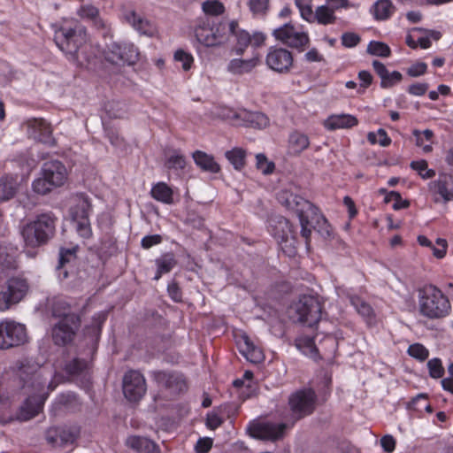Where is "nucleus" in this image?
<instances>
[{"instance_id":"f257e3e1","label":"nucleus","mask_w":453,"mask_h":453,"mask_svg":"<svg viewBox=\"0 0 453 453\" xmlns=\"http://www.w3.org/2000/svg\"><path fill=\"white\" fill-rule=\"evenodd\" d=\"M55 42L68 59L80 65L89 64L92 57L87 54L88 48L86 28L76 19H64L55 31Z\"/></svg>"},{"instance_id":"f03ea898","label":"nucleus","mask_w":453,"mask_h":453,"mask_svg":"<svg viewBox=\"0 0 453 453\" xmlns=\"http://www.w3.org/2000/svg\"><path fill=\"white\" fill-rule=\"evenodd\" d=\"M18 377L25 394L32 396H39L38 386L40 384L42 388L49 390L50 394L65 380L64 375L59 372H55L53 374L50 369L30 365H23L19 370Z\"/></svg>"},{"instance_id":"7ed1b4c3","label":"nucleus","mask_w":453,"mask_h":453,"mask_svg":"<svg viewBox=\"0 0 453 453\" xmlns=\"http://www.w3.org/2000/svg\"><path fill=\"white\" fill-rule=\"evenodd\" d=\"M418 311L429 319L447 317L451 311L449 299L434 285H426L418 291Z\"/></svg>"},{"instance_id":"20e7f679","label":"nucleus","mask_w":453,"mask_h":453,"mask_svg":"<svg viewBox=\"0 0 453 453\" xmlns=\"http://www.w3.org/2000/svg\"><path fill=\"white\" fill-rule=\"evenodd\" d=\"M236 21L229 24L219 23L212 26L207 18L200 19L194 27V35L199 44L204 47H217L226 42L228 33H234Z\"/></svg>"},{"instance_id":"39448f33","label":"nucleus","mask_w":453,"mask_h":453,"mask_svg":"<svg viewBox=\"0 0 453 453\" xmlns=\"http://www.w3.org/2000/svg\"><path fill=\"white\" fill-rule=\"evenodd\" d=\"M56 218L51 213H42L27 223L21 234L27 246L35 248L48 242L55 233Z\"/></svg>"},{"instance_id":"423d86ee","label":"nucleus","mask_w":453,"mask_h":453,"mask_svg":"<svg viewBox=\"0 0 453 453\" xmlns=\"http://www.w3.org/2000/svg\"><path fill=\"white\" fill-rule=\"evenodd\" d=\"M282 205L298 218L300 236L304 240L306 248L310 249L312 230L316 229L317 206L310 200H283Z\"/></svg>"},{"instance_id":"0eeeda50","label":"nucleus","mask_w":453,"mask_h":453,"mask_svg":"<svg viewBox=\"0 0 453 453\" xmlns=\"http://www.w3.org/2000/svg\"><path fill=\"white\" fill-rule=\"evenodd\" d=\"M291 319L308 326L318 324L321 318V303L314 296H303L289 309Z\"/></svg>"},{"instance_id":"6e6552de","label":"nucleus","mask_w":453,"mask_h":453,"mask_svg":"<svg viewBox=\"0 0 453 453\" xmlns=\"http://www.w3.org/2000/svg\"><path fill=\"white\" fill-rule=\"evenodd\" d=\"M273 237L281 246L282 250L288 256L296 253L297 233L290 221L281 215L272 216L269 219Z\"/></svg>"},{"instance_id":"1a4fd4ad","label":"nucleus","mask_w":453,"mask_h":453,"mask_svg":"<svg viewBox=\"0 0 453 453\" xmlns=\"http://www.w3.org/2000/svg\"><path fill=\"white\" fill-rule=\"evenodd\" d=\"M219 116L234 126L262 129L269 125V119L265 114L259 111H250L246 109L223 107L220 109Z\"/></svg>"},{"instance_id":"9d476101","label":"nucleus","mask_w":453,"mask_h":453,"mask_svg":"<svg viewBox=\"0 0 453 453\" xmlns=\"http://www.w3.org/2000/svg\"><path fill=\"white\" fill-rule=\"evenodd\" d=\"M317 395L312 389H301L289 395L288 406L293 423L311 415L316 408Z\"/></svg>"},{"instance_id":"9b49d317","label":"nucleus","mask_w":453,"mask_h":453,"mask_svg":"<svg viewBox=\"0 0 453 453\" xmlns=\"http://www.w3.org/2000/svg\"><path fill=\"white\" fill-rule=\"evenodd\" d=\"M273 35L283 44L302 50L310 42L307 32L301 26H296L291 23H287L275 28L273 31Z\"/></svg>"},{"instance_id":"f8f14e48","label":"nucleus","mask_w":453,"mask_h":453,"mask_svg":"<svg viewBox=\"0 0 453 453\" xmlns=\"http://www.w3.org/2000/svg\"><path fill=\"white\" fill-rule=\"evenodd\" d=\"M265 65L277 73H288L294 65L293 54L287 49L272 46L267 50Z\"/></svg>"},{"instance_id":"ddd939ff","label":"nucleus","mask_w":453,"mask_h":453,"mask_svg":"<svg viewBox=\"0 0 453 453\" xmlns=\"http://www.w3.org/2000/svg\"><path fill=\"white\" fill-rule=\"evenodd\" d=\"M28 290L27 282L19 278H12L7 281L6 289L0 291V311H4L18 303Z\"/></svg>"},{"instance_id":"4468645a","label":"nucleus","mask_w":453,"mask_h":453,"mask_svg":"<svg viewBox=\"0 0 453 453\" xmlns=\"http://www.w3.org/2000/svg\"><path fill=\"white\" fill-rule=\"evenodd\" d=\"M138 55L137 48L130 42H112L105 51L106 60L116 65H133L137 61Z\"/></svg>"},{"instance_id":"2eb2a0df","label":"nucleus","mask_w":453,"mask_h":453,"mask_svg":"<svg viewBox=\"0 0 453 453\" xmlns=\"http://www.w3.org/2000/svg\"><path fill=\"white\" fill-rule=\"evenodd\" d=\"M123 394L130 402H138L147 391L146 380L143 375L135 370L125 373L122 380Z\"/></svg>"},{"instance_id":"dca6fc26","label":"nucleus","mask_w":453,"mask_h":453,"mask_svg":"<svg viewBox=\"0 0 453 453\" xmlns=\"http://www.w3.org/2000/svg\"><path fill=\"white\" fill-rule=\"evenodd\" d=\"M26 339L27 333L23 325L14 321L0 323V349L18 346L25 342Z\"/></svg>"},{"instance_id":"f3484780","label":"nucleus","mask_w":453,"mask_h":453,"mask_svg":"<svg viewBox=\"0 0 453 453\" xmlns=\"http://www.w3.org/2000/svg\"><path fill=\"white\" fill-rule=\"evenodd\" d=\"M286 425L253 421L248 426L249 434L257 439L275 441L282 437Z\"/></svg>"},{"instance_id":"a211bd4d","label":"nucleus","mask_w":453,"mask_h":453,"mask_svg":"<svg viewBox=\"0 0 453 453\" xmlns=\"http://www.w3.org/2000/svg\"><path fill=\"white\" fill-rule=\"evenodd\" d=\"M81 325L79 317H71V321L59 320L52 328V339L58 345L70 343L78 331Z\"/></svg>"},{"instance_id":"6ab92c4d","label":"nucleus","mask_w":453,"mask_h":453,"mask_svg":"<svg viewBox=\"0 0 453 453\" xmlns=\"http://www.w3.org/2000/svg\"><path fill=\"white\" fill-rule=\"evenodd\" d=\"M78 430L74 426L63 425L50 427L46 431V440L53 447H64L74 441Z\"/></svg>"},{"instance_id":"aec40b11","label":"nucleus","mask_w":453,"mask_h":453,"mask_svg":"<svg viewBox=\"0 0 453 453\" xmlns=\"http://www.w3.org/2000/svg\"><path fill=\"white\" fill-rule=\"evenodd\" d=\"M29 136L43 143L53 144L54 139L51 136L52 128L49 123L42 119H28L23 125Z\"/></svg>"},{"instance_id":"412c9836","label":"nucleus","mask_w":453,"mask_h":453,"mask_svg":"<svg viewBox=\"0 0 453 453\" xmlns=\"http://www.w3.org/2000/svg\"><path fill=\"white\" fill-rule=\"evenodd\" d=\"M40 390L39 396L27 395V399L20 407L18 414V418L22 421H27L36 416L42 410V405L49 396V390H46L42 385L38 386Z\"/></svg>"},{"instance_id":"4be33fe9","label":"nucleus","mask_w":453,"mask_h":453,"mask_svg":"<svg viewBox=\"0 0 453 453\" xmlns=\"http://www.w3.org/2000/svg\"><path fill=\"white\" fill-rule=\"evenodd\" d=\"M41 175L47 178L57 188L63 186L68 178L66 167L58 160H50L43 163Z\"/></svg>"},{"instance_id":"5701e85b","label":"nucleus","mask_w":453,"mask_h":453,"mask_svg":"<svg viewBox=\"0 0 453 453\" xmlns=\"http://www.w3.org/2000/svg\"><path fill=\"white\" fill-rule=\"evenodd\" d=\"M259 64L260 58L258 54H255L248 59L234 58L227 62L226 71L233 76L240 77L250 73Z\"/></svg>"},{"instance_id":"b1692460","label":"nucleus","mask_w":453,"mask_h":453,"mask_svg":"<svg viewBox=\"0 0 453 453\" xmlns=\"http://www.w3.org/2000/svg\"><path fill=\"white\" fill-rule=\"evenodd\" d=\"M122 19L141 35L153 36L156 33L154 25L132 9L125 10L122 13Z\"/></svg>"},{"instance_id":"393cba45","label":"nucleus","mask_w":453,"mask_h":453,"mask_svg":"<svg viewBox=\"0 0 453 453\" xmlns=\"http://www.w3.org/2000/svg\"><path fill=\"white\" fill-rule=\"evenodd\" d=\"M152 376L158 384L171 389L173 393H180L187 388L186 381L181 374L155 371Z\"/></svg>"},{"instance_id":"a878e982","label":"nucleus","mask_w":453,"mask_h":453,"mask_svg":"<svg viewBox=\"0 0 453 453\" xmlns=\"http://www.w3.org/2000/svg\"><path fill=\"white\" fill-rule=\"evenodd\" d=\"M357 124L358 120L357 117L349 113L332 114L323 122L324 127L329 131L351 128Z\"/></svg>"},{"instance_id":"bb28decb","label":"nucleus","mask_w":453,"mask_h":453,"mask_svg":"<svg viewBox=\"0 0 453 453\" xmlns=\"http://www.w3.org/2000/svg\"><path fill=\"white\" fill-rule=\"evenodd\" d=\"M237 345L248 361L257 364L264 360L263 351L252 342L247 334L239 336Z\"/></svg>"},{"instance_id":"cd10ccee","label":"nucleus","mask_w":453,"mask_h":453,"mask_svg":"<svg viewBox=\"0 0 453 453\" xmlns=\"http://www.w3.org/2000/svg\"><path fill=\"white\" fill-rule=\"evenodd\" d=\"M372 66L380 78V87L382 88H390L400 83L403 80V74L400 72H389L386 65L378 60L372 62Z\"/></svg>"},{"instance_id":"c85d7f7f","label":"nucleus","mask_w":453,"mask_h":453,"mask_svg":"<svg viewBox=\"0 0 453 453\" xmlns=\"http://www.w3.org/2000/svg\"><path fill=\"white\" fill-rule=\"evenodd\" d=\"M433 195H438L441 198H453V177L449 174L441 173L437 180L428 184Z\"/></svg>"},{"instance_id":"c756f323","label":"nucleus","mask_w":453,"mask_h":453,"mask_svg":"<svg viewBox=\"0 0 453 453\" xmlns=\"http://www.w3.org/2000/svg\"><path fill=\"white\" fill-rule=\"evenodd\" d=\"M77 15L86 20L91 21L97 29L109 30V26L106 21L99 15L97 7L91 4H81L77 10Z\"/></svg>"},{"instance_id":"7c9ffc66","label":"nucleus","mask_w":453,"mask_h":453,"mask_svg":"<svg viewBox=\"0 0 453 453\" xmlns=\"http://www.w3.org/2000/svg\"><path fill=\"white\" fill-rule=\"evenodd\" d=\"M23 189L18 176L4 175L0 179V198H13Z\"/></svg>"},{"instance_id":"2f4dec72","label":"nucleus","mask_w":453,"mask_h":453,"mask_svg":"<svg viewBox=\"0 0 453 453\" xmlns=\"http://www.w3.org/2000/svg\"><path fill=\"white\" fill-rule=\"evenodd\" d=\"M310 146V139L307 134L298 130L289 134L288 140V151L290 155H299Z\"/></svg>"},{"instance_id":"473e14b6","label":"nucleus","mask_w":453,"mask_h":453,"mask_svg":"<svg viewBox=\"0 0 453 453\" xmlns=\"http://www.w3.org/2000/svg\"><path fill=\"white\" fill-rule=\"evenodd\" d=\"M126 444L138 453H160L158 446L151 440L141 436H129Z\"/></svg>"},{"instance_id":"72a5a7b5","label":"nucleus","mask_w":453,"mask_h":453,"mask_svg":"<svg viewBox=\"0 0 453 453\" xmlns=\"http://www.w3.org/2000/svg\"><path fill=\"white\" fill-rule=\"evenodd\" d=\"M195 164L203 171L211 173L220 172V165L215 161L212 155L202 150H196L192 154Z\"/></svg>"},{"instance_id":"f704fd0d","label":"nucleus","mask_w":453,"mask_h":453,"mask_svg":"<svg viewBox=\"0 0 453 453\" xmlns=\"http://www.w3.org/2000/svg\"><path fill=\"white\" fill-rule=\"evenodd\" d=\"M225 157L236 171H242L246 165L247 151L241 147L226 150Z\"/></svg>"},{"instance_id":"c9c22d12","label":"nucleus","mask_w":453,"mask_h":453,"mask_svg":"<svg viewBox=\"0 0 453 453\" xmlns=\"http://www.w3.org/2000/svg\"><path fill=\"white\" fill-rule=\"evenodd\" d=\"M334 11L335 9L327 4L318 6L313 12L312 22L317 21L324 26L334 24L336 20Z\"/></svg>"},{"instance_id":"e433bc0d","label":"nucleus","mask_w":453,"mask_h":453,"mask_svg":"<svg viewBox=\"0 0 453 453\" xmlns=\"http://www.w3.org/2000/svg\"><path fill=\"white\" fill-rule=\"evenodd\" d=\"M53 316L59 318L60 320L71 321V317H79L71 305L65 300H58L52 307Z\"/></svg>"},{"instance_id":"4c0bfd02","label":"nucleus","mask_w":453,"mask_h":453,"mask_svg":"<svg viewBox=\"0 0 453 453\" xmlns=\"http://www.w3.org/2000/svg\"><path fill=\"white\" fill-rule=\"evenodd\" d=\"M394 10L390 0H379L373 4L372 12L376 19L384 20L393 14Z\"/></svg>"},{"instance_id":"58836bf2","label":"nucleus","mask_w":453,"mask_h":453,"mask_svg":"<svg viewBox=\"0 0 453 453\" xmlns=\"http://www.w3.org/2000/svg\"><path fill=\"white\" fill-rule=\"evenodd\" d=\"M255 167L264 176L272 175L276 170L275 163L270 160L265 153L256 154Z\"/></svg>"},{"instance_id":"ea45409f","label":"nucleus","mask_w":453,"mask_h":453,"mask_svg":"<svg viewBox=\"0 0 453 453\" xmlns=\"http://www.w3.org/2000/svg\"><path fill=\"white\" fill-rule=\"evenodd\" d=\"M157 272L154 277L155 280H158L162 274L169 273L175 265L176 260L171 253H166L156 260Z\"/></svg>"},{"instance_id":"a19ab883","label":"nucleus","mask_w":453,"mask_h":453,"mask_svg":"<svg viewBox=\"0 0 453 453\" xmlns=\"http://www.w3.org/2000/svg\"><path fill=\"white\" fill-rule=\"evenodd\" d=\"M413 135L416 138L417 146L420 147L424 153H429L432 151V139L434 133L431 130L426 129L423 132L414 130Z\"/></svg>"},{"instance_id":"79ce46f5","label":"nucleus","mask_w":453,"mask_h":453,"mask_svg":"<svg viewBox=\"0 0 453 453\" xmlns=\"http://www.w3.org/2000/svg\"><path fill=\"white\" fill-rule=\"evenodd\" d=\"M90 211L91 203L88 200H79L78 203L70 209L73 220L88 219Z\"/></svg>"},{"instance_id":"37998d69","label":"nucleus","mask_w":453,"mask_h":453,"mask_svg":"<svg viewBox=\"0 0 453 453\" xmlns=\"http://www.w3.org/2000/svg\"><path fill=\"white\" fill-rule=\"evenodd\" d=\"M173 60L181 65V69L184 72L190 71L195 62V58L191 52L183 49H178L174 51Z\"/></svg>"},{"instance_id":"c03bdc74","label":"nucleus","mask_w":453,"mask_h":453,"mask_svg":"<svg viewBox=\"0 0 453 453\" xmlns=\"http://www.w3.org/2000/svg\"><path fill=\"white\" fill-rule=\"evenodd\" d=\"M56 188L54 184H51V182L42 175L35 179L32 183V188L38 196H46Z\"/></svg>"},{"instance_id":"a18cd8bd","label":"nucleus","mask_w":453,"mask_h":453,"mask_svg":"<svg viewBox=\"0 0 453 453\" xmlns=\"http://www.w3.org/2000/svg\"><path fill=\"white\" fill-rule=\"evenodd\" d=\"M351 303L356 308L357 311L363 316L368 323H372L374 318L372 308L365 301L358 297L351 299Z\"/></svg>"},{"instance_id":"49530a36","label":"nucleus","mask_w":453,"mask_h":453,"mask_svg":"<svg viewBox=\"0 0 453 453\" xmlns=\"http://www.w3.org/2000/svg\"><path fill=\"white\" fill-rule=\"evenodd\" d=\"M410 165L424 180L432 179L435 176V171L428 168V164L424 159L412 161Z\"/></svg>"},{"instance_id":"de8ad7c7","label":"nucleus","mask_w":453,"mask_h":453,"mask_svg":"<svg viewBox=\"0 0 453 453\" xmlns=\"http://www.w3.org/2000/svg\"><path fill=\"white\" fill-rule=\"evenodd\" d=\"M87 367L88 364L85 360L73 358L65 365L63 370L69 376H76L81 374Z\"/></svg>"},{"instance_id":"09e8293b","label":"nucleus","mask_w":453,"mask_h":453,"mask_svg":"<svg viewBox=\"0 0 453 453\" xmlns=\"http://www.w3.org/2000/svg\"><path fill=\"white\" fill-rule=\"evenodd\" d=\"M314 225L316 226L317 232L323 237L328 238L332 234V226L326 220V219L320 214L319 208L317 207V217L314 219Z\"/></svg>"},{"instance_id":"8fccbe9b","label":"nucleus","mask_w":453,"mask_h":453,"mask_svg":"<svg viewBox=\"0 0 453 453\" xmlns=\"http://www.w3.org/2000/svg\"><path fill=\"white\" fill-rule=\"evenodd\" d=\"M237 27L234 28L233 33L236 36L237 44L235 47V53L242 56L246 48L250 45V34L244 30L236 31Z\"/></svg>"},{"instance_id":"3c124183","label":"nucleus","mask_w":453,"mask_h":453,"mask_svg":"<svg viewBox=\"0 0 453 453\" xmlns=\"http://www.w3.org/2000/svg\"><path fill=\"white\" fill-rule=\"evenodd\" d=\"M248 6L253 16L264 17L270 6L269 0H249Z\"/></svg>"},{"instance_id":"603ef678","label":"nucleus","mask_w":453,"mask_h":453,"mask_svg":"<svg viewBox=\"0 0 453 453\" xmlns=\"http://www.w3.org/2000/svg\"><path fill=\"white\" fill-rule=\"evenodd\" d=\"M150 194L153 198H172L175 196L173 189L165 182H158L154 185Z\"/></svg>"},{"instance_id":"864d4df0","label":"nucleus","mask_w":453,"mask_h":453,"mask_svg":"<svg viewBox=\"0 0 453 453\" xmlns=\"http://www.w3.org/2000/svg\"><path fill=\"white\" fill-rule=\"evenodd\" d=\"M367 52L373 56L388 58L390 56V48L384 42L372 41L368 44Z\"/></svg>"},{"instance_id":"5fc2aeb1","label":"nucleus","mask_w":453,"mask_h":453,"mask_svg":"<svg viewBox=\"0 0 453 453\" xmlns=\"http://www.w3.org/2000/svg\"><path fill=\"white\" fill-rule=\"evenodd\" d=\"M367 139L372 144H380V146L387 147L391 143V139L387 132L380 128L377 132H370L367 134Z\"/></svg>"},{"instance_id":"6e6d98bb","label":"nucleus","mask_w":453,"mask_h":453,"mask_svg":"<svg viewBox=\"0 0 453 453\" xmlns=\"http://www.w3.org/2000/svg\"><path fill=\"white\" fill-rule=\"evenodd\" d=\"M202 9L206 15L217 16L224 12L225 7L219 0H208L203 3Z\"/></svg>"},{"instance_id":"4d7b16f0","label":"nucleus","mask_w":453,"mask_h":453,"mask_svg":"<svg viewBox=\"0 0 453 453\" xmlns=\"http://www.w3.org/2000/svg\"><path fill=\"white\" fill-rule=\"evenodd\" d=\"M312 0H296L301 17L309 23H312L313 11L311 8Z\"/></svg>"},{"instance_id":"13d9d810","label":"nucleus","mask_w":453,"mask_h":453,"mask_svg":"<svg viewBox=\"0 0 453 453\" xmlns=\"http://www.w3.org/2000/svg\"><path fill=\"white\" fill-rule=\"evenodd\" d=\"M76 258V249H60L58 265L57 270H61L65 265L70 262L74 261Z\"/></svg>"},{"instance_id":"bf43d9fd","label":"nucleus","mask_w":453,"mask_h":453,"mask_svg":"<svg viewBox=\"0 0 453 453\" xmlns=\"http://www.w3.org/2000/svg\"><path fill=\"white\" fill-rule=\"evenodd\" d=\"M16 268V261L14 257L0 250V280L2 279V274H4L6 271Z\"/></svg>"},{"instance_id":"052dcab7","label":"nucleus","mask_w":453,"mask_h":453,"mask_svg":"<svg viewBox=\"0 0 453 453\" xmlns=\"http://www.w3.org/2000/svg\"><path fill=\"white\" fill-rule=\"evenodd\" d=\"M166 166L167 168L175 171L183 170L186 166V159L181 154L174 152L173 155L168 157L166 160Z\"/></svg>"},{"instance_id":"680f3d73","label":"nucleus","mask_w":453,"mask_h":453,"mask_svg":"<svg viewBox=\"0 0 453 453\" xmlns=\"http://www.w3.org/2000/svg\"><path fill=\"white\" fill-rule=\"evenodd\" d=\"M408 353L414 358H417L420 361H424L428 357V350L425 346L419 343H414L411 345L408 349Z\"/></svg>"},{"instance_id":"e2e57ef3","label":"nucleus","mask_w":453,"mask_h":453,"mask_svg":"<svg viewBox=\"0 0 453 453\" xmlns=\"http://www.w3.org/2000/svg\"><path fill=\"white\" fill-rule=\"evenodd\" d=\"M296 346L300 349H307L304 352L311 355L312 357H315L319 351L318 348L314 344V340L310 337L300 338L297 340Z\"/></svg>"},{"instance_id":"0e129e2a","label":"nucleus","mask_w":453,"mask_h":453,"mask_svg":"<svg viewBox=\"0 0 453 453\" xmlns=\"http://www.w3.org/2000/svg\"><path fill=\"white\" fill-rule=\"evenodd\" d=\"M76 223V231L83 238H89L92 235L89 219L73 220Z\"/></svg>"},{"instance_id":"69168bd1","label":"nucleus","mask_w":453,"mask_h":453,"mask_svg":"<svg viewBox=\"0 0 453 453\" xmlns=\"http://www.w3.org/2000/svg\"><path fill=\"white\" fill-rule=\"evenodd\" d=\"M427 366L429 369L430 376L435 379L442 377L444 369L441 365V362L438 358H434L428 361Z\"/></svg>"},{"instance_id":"338daca9","label":"nucleus","mask_w":453,"mask_h":453,"mask_svg":"<svg viewBox=\"0 0 453 453\" xmlns=\"http://www.w3.org/2000/svg\"><path fill=\"white\" fill-rule=\"evenodd\" d=\"M427 65L424 62H417L407 69V74L411 77H418L426 72Z\"/></svg>"},{"instance_id":"774afa93","label":"nucleus","mask_w":453,"mask_h":453,"mask_svg":"<svg viewBox=\"0 0 453 453\" xmlns=\"http://www.w3.org/2000/svg\"><path fill=\"white\" fill-rule=\"evenodd\" d=\"M360 41V37L355 33H345L342 35V43L347 48L355 47Z\"/></svg>"}]
</instances>
